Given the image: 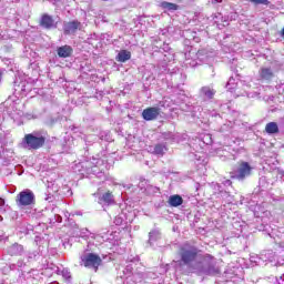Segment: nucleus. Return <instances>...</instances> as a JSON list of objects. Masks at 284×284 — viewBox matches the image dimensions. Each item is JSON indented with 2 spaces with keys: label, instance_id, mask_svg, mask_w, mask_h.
<instances>
[{
  "label": "nucleus",
  "instance_id": "nucleus-1",
  "mask_svg": "<svg viewBox=\"0 0 284 284\" xmlns=\"http://www.w3.org/2000/svg\"><path fill=\"white\" fill-rule=\"evenodd\" d=\"M179 255L182 265H185L190 272H199L200 274H212L211 268H203L201 263V250L199 247L185 243L180 247Z\"/></svg>",
  "mask_w": 284,
  "mask_h": 284
},
{
  "label": "nucleus",
  "instance_id": "nucleus-2",
  "mask_svg": "<svg viewBox=\"0 0 284 284\" xmlns=\"http://www.w3.org/2000/svg\"><path fill=\"white\" fill-rule=\"evenodd\" d=\"M45 145V138L40 132L28 133L21 142L24 150H41Z\"/></svg>",
  "mask_w": 284,
  "mask_h": 284
},
{
  "label": "nucleus",
  "instance_id": "nucleus-3",
  "mask_svg": "<svg viewBox=\"0 0 284 284\" xmlns=\"http://www.w3.org/2000/svg\"><path fill=\"white\" fill-rule=\"evenodd\" d=\"M34 192L29 189L21 191L16 197L18 207H28V205H34Z\"/></svg>",
  "mask_w": 284,
  "mask_h": 284
},
{
  "label": "nucleus",
  "instance_id": "nucleus-4",
  "mask_svg": "<svg viewBox=\"0 0 284 284\" xmlns=\"http://www.w3.org/2000/svg\"><path fill=\"white\" fill-rule=\"evenodd\" d=\"M81 261L84 267H89V270H94V272H97V270H99V265H101V256L94 253L82 255Z\"/></svg>",
  "mask_w": 284,
  "mask_h": 284
},
{
  "label": "nucleus",
  "instance_id": "nucleus-5",
  "mask_svg": "<svg viewBox=\"0 0 284 284\" xmlns=\"http://www.w3.org/2000/svg\"><path fill=\"white\" fill-rule=\"evenodd\" d=\"M250 174H252V166H250L247 162H242L235 170V179H239V181H243V179L250 176Z\"/></svg>",
  "mask_w": 284,
  "mask_h": 284
},
{
  "label": "nucleus",
  "instance_id": "nucleus-6",
  "mask_svg": "<svg viewBox=\"0 0 284 284\" xmlns=\"http://www.w3.org/2000/svg\"><path fill=\"white\" fill-rule=\"evenodd\" d=\"M83 24L79 20H73L63 23L64 34H77V30H82Z\"/></svg>",
  "mask_w": 284,
  "mask_h": 284
},
{
  "label": "nucleus",
  "instance_id": "nucleus-7",
  "mask_svg": "<svg viewBox=\"0 0 284 284\" xmlns=\"http://www.w3.org/2000/svg\"><path fill=\"white\" fill-rule=\"evenodd\" d=\"M40 26L44 30H54L57 29L58 22L52 16L44 13L40 19Z\"/></svg>",
  "mask_w": 284,
  "mask_h": 284
},
{
  "label": "nucleus",
  "instance_id": "nucleus-8",
  "mask_svg": "<svg viewBox=\"0 0 284 284\" xmlns=\"http://www.w3.org/2000/svg\"><path fill=\"white\" fill-rule=\"evenodd\" d=\"M160 114H161V109L151 106L143 110L142 118L144 119V121H154L159 119Z\"/></svg>",
  "mask_w": 284,
  "mask_h": 284
},
{
  "label": "nucleus",
  "instance_id": "nucleus-9",
  "mask_svg": "<svg viewBox=\"0 0 284 284\" xmlns=\"http://www.w3.org/2000/svg\"><path fill=\"white\" fill-rule=\"evenodd\" d=\"M57 52L60 59H68V57H72V52H74V50L72 49V47L65 44V45L59 47Z\"/></svg>",
  "mask_w": 284,
  "mask_h": 284
},
{
  "label": "nucleus",
  "instance_id": "nucleus-10",
  "mask_svg": "<svg viewBox=\"0 0 284 284\" xmlns=\"http://www.w3.org/2000/svg\"><path fill=\"white\" fill-rule=\"evenodd\" d=\"M258 74L261 79H264V81L274 79V70H272L270 67H262L258 71Z\"/></svg>",
  "mask_w": 284,
  "mask_h": 284
},
{
  "label": "nucleus",
  "instance_id": "nucleus-11",
  "mask_svg": "<svg viewBox=\"0 0 284 284\" xmlns=\"http://www.w3.org/2000/svg\"><path fill=\"white\" fill-rule=\"evenodd\" d=\"M7 252L10 256H21L23 254V245L14 243L8 247Z\"/></svg>",
  "mask_w": 284,
  "mask_h": 284
},
{
  "label": "nucleus",
  "instance_id": "nucleus-12",
  "mask_svg": "<svg viewBox=\"0 0 284 284\" xmlns=\"http://www.w3.org/2000/svg\"><path fill=\"white\" fill-rule=\"evenodd\" d=\"M214 94H216V90H214L212 87H202L200 90V95L203 99H214Z\"/></svg>",
  "mask_w": 284,
  "mask_h": 284
},
{
  "label": "nucleus",
  "instance_id": "nucleus-13",
  "mask_svg": "<svg viewBox=\"0 0 284 284\" xmlns=\"http://www.w3.org/2000/svg\"><path fill=\"white\" fill-rule=\"evenodd\" d=\"M169 205H171V207H179V205H183V197H181V195H171L169 197Z\"/></svg>",
  "mask_w": 284,
  "mask_h": 284
},
{
  "label": "nucleus",
  "instance_id": "nucleus-14",
  "mask_svg": "<svg viewBox=\"0 0 284 284\" xmlns=\"http://www.w3.org/2000/svg\"><path fill=\"white\" fill-rule=\"evenodd\" d=\"M130 59H132L130 51L122 50L118 53V61L120 63H125V61H130Z\"/></svg>",
  "mask_w": 284,
  "mask_h": 284
},
{
  "label": "nucleus",
  "instance_id": "nucleus-15",
  "mask_svg": "<svg viewBox=\"0 0 284 284\" xmlns=\"http://www.w3.org/2000/svg\"><path fill=\"white\" fill-rule=\"evenodd\" d=\"M265 132L267 134H278V124L276 122H268L265 125Z\"/></svg>",
  "mask_w": 284,
  "mask_h": 284
},
{
  "label": "nucleus",
  "instance_id": "nucleus-16",
  "mask_svg": "<svg viewBox=\"0 0 284 284\" xmlns=\"http://www.w3.org/2000/svg\"><path fill=\"white\" fill-rule=\"evenodd\" d=\"M100 201L105 203V205H112V203H114V195L109 191L100 197Z\"/></svg>",
  "mask_w": 284,
  "mask_h": 284
},
{
  "label": "nucleus",
  "instance_id": "nucleus-17",
  "mask_svg": "<svg viewBox=\"0 0 284 284\" xmlns=\"http://www.w3.org/2000/svg\"><path fill=\"white\" fill-rule=\"evenodd\" d=\"M239 85V82L234 77H231L226 83V90L232 92L233 90H236V87Z\"/></svg>",
  "mask_w": 284,
  "mask_h": 284
},
{
  "label": "nucleus",
  "instance_id": "nucleus-18",
  "mask_svg": "<svg viewBox=\"0 0 284 284\" xmlns=\"http://www.w3.org/2000/svg\"><path fill=\"white\" fill-rule=\"evenodd\" d=\"M161 239V233L159 231H151L149 233V243L152 245V243L159 241Z\"/></svg>",
  "mask_w": 284,
  "mask_h": 284
},
{
  "label": "nucleus",
  "instance_id": "nucleus-19",
  "mask_svg": "<svg viewBox=\"0 0 284 284\" xmlns=\"http://www.w3.org/2000/svg\"><path fill=\"white\" fill-rule=\"evenodd\" d=\"M154 154H161V155L165 154V145L156 144L154 146Z\"/></svg>",
  "mask_w": 284,
  "mask_h": 284
},
{
  "label": "nucleus",
  "instance_id": "nucleus-20",
  "mask_svg": "<svg viewBox=\"0 0 284 284\" xmlns=\"http://www.w3.org/2000/svg\"><path fill=\"white\" fill-rule=\"evenodd\" d=\"M162 8L165 10H176V4L171 2H162Z\"/></svg>",
  "mask_w": 284,
  "mask_h": 284
},
{
  "label": "nucleus",
  "instance_id": "nucleus-21",
  "mask_svg": "<svg viewBox=\"0 0 284 284\" xmlns=\"http://www.w3.org/2000/svg\"><path fill=\"white\" fill-rule=\"evenodd\" d=\"M205 50H201L197 52V58L200 61H210V55H206L205 58Z\"/></svg>",
  "mask_w": 284,
  "mask_h": 284
},
{
  "label": "nucleus",
  "instance_id": "nucleus-22",
  "mask_svg": "<svg viewBox=\"0 0 284 284\" xmlns=\"http://www.w3.org/2000/svg\"><path fill=\"white\" fill-rule=\"evenodd\" d=\"M163 139H165V141H170L172 139H174V133L172 132H165L162 134Z\"/></svg>",
  "mask_w": 284,
  "mask_h": 284
},
{
  "label": "nucleus",
  "instance_id": "nucleus-23",
  "mask_svg": "<svg viewBox=\"0 0 284 284\" xmlns=\"http://www.w3.org/2000/svg\"><path fill=\"white\" fill-rule=\"evenodd\" d=\"M114 224H115V225H123V217H121V216H115V219H114Z\"/></svg>",
  "mask_w": 284,
  "mask_h": 284
},
{
  "label": "nucleus",
  "instance_id": "nucleus-24",
  "mask_svg": "<svg viewBox=\"0 0 284 284\" xmlns=\"http://www.w3.org/2000/svg\"><path fill=\"white\" fill-rule=\"evenodd\" d=\"M220 195L222 199H230V193L227 191H220Z\"/></svg>",
  "mask_w": 284,
  "mask_h": 284
},
{
  "label": "nucleus",
  "instance_id": "nucleus-25",
  "mask_svg": "<svg viewBox=\"0 0 284 284\" xmlns=\"http://www.w3.org/2000/svg\"><path fill=\"white\" fill-rule=\"evenodd\" d=\"M246 94V97L248 98V99H256V97H258V93L257 92H253V93H245Z\"/></svg>",
  "mask_w": 284,
  "mask_h": 284
},
{
  "label": "nucleus",
  "instance_id": "nucleus-26",
  "mask_svg": "<svg viewBox=\"0 0 284 284\" xmlns=\"http://www.w3.org/2000/svg\"><path fill=\"white\" fill-rule=\"evenodd\" d=\"M62 276H63L64 278H71L70 271L63 270V271H62Z\"/></svg>",
  "mask_w": 284,
  "mask_h": 284
},
{
  "label": "nucleus",
  "instance_id": "nucleus-27",
  "mask_svg": "<svg viewBox=\"0 0 284 284\" xmlns=\"http://www.w3.org/2000/svg\"><path fill=\"white\" fill-rule=\"evenodd\" d=\"M63 221V217L61 215H54V223H61Z\"/></svg>",
  "mask_w": 284,
  "mask_h": 284
},
{
  "label": "nucleus",
  "instance_id": "nucleus-28",
  "mask_svg": "<svg viewBox=\"0 0 284 284\" xmlns=\"http://www.w3.org/2000/svg\"><path fill=\"white\" fill-rule=\"evenodd\" d=\"M278 175L282 179V181H284V170H280Z\"/></svg>",
  "mask_w": 284,
  "mask_h": 284
},
{
  "label": "nucleus",
  "instance_id": "nucleus-29",
  "mask_svg": "<svg viewBox=\"0 0 284 284\" xmlns=\"http://www.w3.org/2000/svg\"><path fill=\"white\" fill-rule=\"evenodd\" d=\"M3 205H6V200L0 197V207H3Z\"/></svg>",
  "mask_w": 284,
  "mask_h": 284
},
{
  "label": "nucleus",
  "instance_id": "nucleus-30",
  "mask_svg": "<svg viewBox=\"0 0 284 284\" xmlns=\"http://www.w3.org/2000/svg\"><path fill=\"white\" fill-rule=\"evenodd\" d=\"M224 185H232V181L230 180L224 181Z\"/></svg>",
  "mask_w": 284,
  "mask_h": 284
},
{
  "label": "nucleus",
  "instance_id": "nucleus-31",
  "mask_svg": "<svg viewBox=\"0 0 284 284\" xmlns=\"http://www.w3.org/2000/svg\"><path fill=\"white\" fill-rule=\"evenodd\" d=\"M88 232H90V231H88V229H83V230L81 231V234H88Z\"/></svg>",
  "mask_w": 284,
  "mask_h": 284
},
{
  "label": "nucleus",
  "instance_id": "nucleus-32",
  "mask_svg": "<svg viewBox=\"0 0 284 284\" xmlns=\"http://www.w3.org/2000/svg\"><path fill=\"white\" fill-rule=\"evenodd\" d=\"M223 0H212V3H221Z\"/></svg>",
  "mask_w": 284,
  "mask_h": 284
},
{
  "label": "nucleus",
  "instance_id": "nucleus-33",
  "mask_svg": "<svg viewBox=\"0 0 284 284\" xmlns=\"http://www.w3.org/2000/svg\"><path fill=\"white\" fill-rule=\"evenodd\" d=\"M129 261H131V263H135V261H139V258L138 257H133V258H131Z\"/></svg>",
  "mask_w": 284,
  "mask_h": 284
},
{
  "label": "nucleus",
  "instance_id": "nucleus-34",
  "mask_svg": "<svg viewBox=\"0 0 284 284\" xmlns=\"http://www.w3.org/2000/svg\"><path fill=\"white\" fill-rule=\"evenodd\" d=\"M236 17H239L236 13H233L232 16H231V19H236Z\"/></svg>",
  "mask_w": 284,
  "mask_h": 284
},
{
  "label": "nucleus",
  "instance_id": "nucleus-35",
  "mask_svg": "<svg viewBox=\"0 0 284 284\" xmlns=\"http://www.w3.org/2000/svg\"><path fill=\"white\" fill-rule=\"evenodd\" d=\"M281 37L284 38V28L282 29Z\"/></svg>",
  "mask_w": 284,
  "mask_h": 284
},
{
  "label": "nucleus",
  "instance_id": "nucleus-36",
  "mask_svg": "<svg viewBox=\"0 0 284 284\" xmlns=\"http://www.w3.org/2000/svg\"><path fill=\"white\" fill-rule=\"evenodd\" d=\"M1 79H2V75H1V72H0V83H1Z\"/></svg>",
  "mask_w": 284,
  "mask_h": 284
},
{
  "label": "nucleus",
  "instance_id": "nucleus-37",
  "mask_svg": "<svg viewBox=\"0 0 284 284\" xmlns=\"http://www.w3.org/2000/svg\"><path fill=\"white\" fill-rule=\"evenodd\" d=\"M0 221H3V217L0 216Z\"/></svg>",
  "mask_w": 284,
  "mask_h": 284
}]
</instances>
